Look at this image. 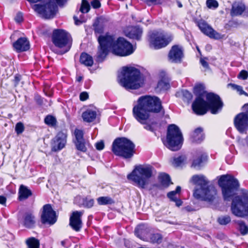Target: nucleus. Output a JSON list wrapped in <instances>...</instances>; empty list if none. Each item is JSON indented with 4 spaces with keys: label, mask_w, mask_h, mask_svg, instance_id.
<instances>
[{
    "label": "nucleus",
    "mask_w": 248,
    "mask_h": 248,
    "mask_svg": "<svg viewBox=\"0 0 248 248\" xmlns=\"http://www.w3.org/2000/svg\"><path fill=\"white\" fill-rule=\"evenodd\" d=\"M161 102L156 96L144 95L140 96L137 104L133 108V114L135 119L144 125V128L153 132L157 123L151 118V112L158 113L162 109Z\"/></svg>",
    "instance_id": "f257e3e1"
},
{
    "label": "nucleus",
    "mask_w": 248,
    "mask_h": 248,
    "mask_svg": "<svg viewBox=\"0 0 248 248\" xmlns=\"http://www.w3.org/2000/svg\"><path fill=\"white\" fill-rule=\"evenodd\" d=\"M193 92L195 94L198 96L192 105V109L196 114L204 115L208 109L213 114L218 113L221 110L223 104L219 96L212 93H206L203 85H196Z\"/></svg>",
    "instance_id": "f03ea898"
},
{
    "label": "nucleus",
    "mask_w": 248,
    "mask_h": 248,
    "mask_svg": "<svg viewBox=\"0 0 248 248\" xmlns=\"http://www.w3.org/2000/svg\"><path fill=\"white\" fill-rule=\"evenodd\" d=\"M119 83L127 90H136L142 87L144 79L140 71L133 67H124L118 77Z\"/></svg>",
    "instance_id": "7ed1b4c3"
},
{
    "label": "nucleus",
    "mask_w": 248,
    "mask_h": 248,
    "mask_svg": "<svg viewBox=\"0 0 248 248\" xmlns=\"http://www.w3.org/2000/svg\"><path fill=\"white\" fill-rule=\"evenodd\" d=\"M153 167L150 165H139L135 167L127 178L133 182L139 187L145 188L149 184V179L152 177Z\"/></svg>",
    "instance_id": "20e7f679"
},
{
    "label": "nucleus",
    "mask_w": 248,
    "mask_h": 248,
    "mask_svg": "<svg viewBox=\"0 0 248 248\" xmlns=\"http://www.w3.org/2000/svg\"><path fill=\"white\" fill-rule=\"evenodd\" d=\"M135 144L125 138L116 139L112 143V151L116 155L124 158H130L135 153Z\"/></svg>",
    "instance_id": "39448f33"
},
{
    "label": "nucleus",
    "mask_w": 248,
    "mask_h": 248,
    "mask_svg": "<svg viewBox=\"0 0 248 248\" xmlns=\"http://www.w3.org/2000/svg\"><path fill=\"white\" fill-rule=\"evenodd\" d=\"M242 195L232 199L231 211L236 217L248 218V191L242 190Z\"/></svg>",
    "instance_id": "423d86ee"
},
{
    "label": "nucleus",
    "mask_w": 248,
    "mask_h": 248,
    "mask_svg": "<svg viewBox=\"0 0 248 248\" xmlns=\"http://www.w3.org/2000/svg\"><path fill=\"white\" fill-rule=\"evenodd\" d=\"M52 40L54 45L61 49L59 53L63 54L68 52L72 46V39L70 34L66 31L62 30H55L52 33Z\"/></svg>",
    "instance_id": "0eeeda50"
},
{
    "label": "nucleus",
    "mask_w": 248,
    "mask_h": 248,
    "mask_svg": "<svg viewBox=\"0 0 248 248\" xmlns=\"http://www.w3.org/2000/svg\"><path fill=\"white\" fill-rule=\"evenodd\" d=\"M183 141L182 134L179 128L175 124L169 125L167 130L166 142L164 144L173 151L179 150Z\"/></svg>",
    "instance_id": "6e6552de"
},
{
    "label": "nucleus",
    "mask_w": 248,
    "mask_h": 248,
    "mask_svg": "<svg viewBox=\"0 0 248 248\" xmlns=\"http://www.w3.org/2000/svg\"><path fill=\"white\" fill-rule=\"evenodd\" d=\"M218 185L221 187L224 199L229 201L234 194V191L239 186L238 181L230 175H221L218 180Z\"/></svg>",
    "instance_id": "1a4fd4ad"
},
{
    "label": "nucleus",
    "mask_w": 248,
    "mask_h": 248,
    "mask_svg": "<svg viewBox=\"0 0 248 248\" xmlns=\"http://www.w3.org/2000/svg\"><path fill=\"white\" fill-rule=\"evenodd\" d=\"M172 40L170 34L163 31H154L149 35L150 46L155 49L166 46Z\"/></svg>",
    "instance_id": "9d476101"
},
{
    "label": "nucleus",
    "mask_w": 248,
    "mask_h": 248,
    "mask_svg": "<svg viewBox=\"0 0 248 248\" xmlns=\"http://www.w3.org/2000/svg\"><path fill=\"white\" fill-rule=\"evenodd\" d=\"M32 8L42 17L46 19L53 18L58 11L57 5L53 0H45L43 4H34Z\"/></svg>",
    "instance_id": "9b49d317"
},
{
    "label": "nucleus",
    "mask_w": 248,
    "mask_h": 248,
    "mask_svg": "<svg viewBox=\"0 0 248 248\" xmlns=\"http://www.w3.org/2000/svg\"><path fill=\"white\" fill-rule=\"evenodd\" d=\"M135 50L132 45L124 38L119 37L116 40L113 36L112 52L116 55L126 56L132 54Z\"/></svg>",
    "instance_id": "f8f14e48"
},
{
    "label": "nucleus",
    "mask_w": 248,
    "mask_h": 248,
    "mask_svg": "<svg viewBox=\"0 0 248 248\" xmlns=\"http://www.w3.org/2000/svg\"><path fill=\"white\" fill-rule=\"evenodd\" d=\"M98 41L99 48L97 54L96 61L98 62H102L108 54V49H112L113 35H110L108 33L105 35H100L98 37Z\"/></svg>",
    "instance_id": "ddd939ff"
},
{
    "label": "nucleus",
    "mask_w": 248,
    "mask_h": 248,
    "mask_svg": "<svg viewBox=\"0 0 248 248\" xmlns=\"http://www.w3.org/2000/svg\"><path fill=\"white\" fill-rule=\"evenodd\" d=\"M193 195L197 199L212 202L216 198L217 190L213 186H209L205 188H196Z\"/></svg>",
    "instance_id": "4468645a"
},
{
    "label": "nucleus",
    "mask_w": 248,
    "mask_h": 248,
    "mask_svg": "<svg viewBox=\"0 0 248 248\" xmlns=\"http://www.w3.org/2000/svg\"><path fill=\"white\" fill-rule=\"evenodd\" d=\"M57 220L55 212L52 209L50 204H47L43 206V211L41 215L42 223L54 224Z\"/></svg>",
    "instance_id": "2eb2a0df"
},
{
    "label": "nucleus",
    "mask_w": 248,
    "mask_h": 248,
    "mask_svg": "<svg viewBox=\"0 0 248 248\" xmlns=\"http://www.w3.org/2000/svg\"><path fill=\"white\" fill-rule=\"evenodd\" d=\"M67 137V134L65 130L58 132L53 140L52 151L57 152L62 149L66 145Z\"/></svg>",
    "instance_id": "dca6fc26"
},
{
    "label": "nucleus",
    "mask_w": 248,
    "mask_h": 248,
    "mask_svg": "<svg viewBox=\"0 0 248 248\" xmlns=\"http://www.w3.org/2000/svg\"><path fill=\"white\" fill-rule=\"evenodd\" d=\"M234 124L240 133H246L248 129V116L244 112L240 113L234 118Z\"/></svg>",
    "instance_id": "f3484780"
},
{
    "label": "nucleus",
    "mask_w": 248,
    "mask_h": 248,
    "mask_svg": "<svg viewBox=\"0 0 248 248\" xmlns=\"http://www.w3.org/2000/svg\"><path fill=\"white\" fill-rule=\"evenodd\" d=\"M184 57L183 49L179 45L173 46L168 54V60L172 63H180Z\"/></svg>",
    "instance_id": "a211bd4d"
},
{
    "label": "nucleus",
    "mask_w": 248,
    "mask_h": 248,
    "mask_svg": "<svg viewBox=\"0 0 248 248\" xmlns=\"http://www.w3.org/2000/svg\"><path fill=\"white\" fill-rule=\"evenodd\" d=\"M83 214V211L73 212L69 219V225L75 231L79 232L82 226L81 217Z\"/></svg>",
    "instance_id": "6ab92c4d"
},
{
    "label": "nucleus",
    "mask_w": 248,
    "mask_h": 248,
    "mask_svg": "<svg viewBox=\"0 0 248 248\" xmlns=\"http://www.w3.org/2000/svg\"><path fill=\"white\" fill-rule=\"evenodd\" d=\"M198 25L202 32L210 38L216 39H219L221 38V34L215 31L204 21H200Z\"/></svg>",
    "instance_id": "aec40b11"
},
{
    "label": "nucleus",
    "mask_w": 248,
    "mask_h": 248,
    "mask_svg": "<svg viewBox=\"0 0 248 248\" xmlns=\"http://www.w3.org/2000/svg\"><path fill=\"white\" fill-rule=\"evenodd\" d=\"M142 33V29L139 26L128 27L124 30V33L126 36L137 41L140 40Z\"/></svg>",
    "instance_id": "412c9836"
},
{
    "label": "nucleus",
    "mask_w": 248,
    "mask_h": 248,
    "mask_svg": "<svg viewBox=\"0 0 248 248\" xmlns=\"http://www.w3.org/2000/svg\"><path fill=\"white\" fill-rule=\"evenodd\" d=\"M14 49L17 52L26 51L30 48V42L26 37H20L13 44Z\"/></svg>",
    "instance_id": "4be33fe9"
},
{
    "label": "nucleus",
    "mask_w": 248,
    "mask_h": 248,
    "mask_svg": "<svg viewBox=\"0 0 248 248\" xmlns=\"http://www.w3.org/2000/svg\"><path fill=\"white\" fill-rule=\"evenodd\" d=\"M149 232V228L144 224L138 225L135 230V235L143 241H148Z\"/></svg>",
    "instance_id": "5701e85b"
},
{
    "label": "nucleus",
    "mask_w": 248,
    "mask_h": 248,
    "mask_svg": "<svg viewBox=\"0 0 248 248\" xmlns=\"http://www.w3.org/2000/svg\"><path fill=\"white\" fill-rule=\"evenodd\" d=\"M191 181L199 187L197 188H205L208 186V181L202 175H195L191 178Z\"/></svg>",
    "instance_id": "b1692460"
},
{
    "label": "nucleus",
    "mask_w": 248,
    "mask_h": 248,
    "mask_svg": "<svg viewBox=\"0 0 248 248\" xmlns=\"http://www.w3.org/2000/svg\"><path fill=\"white\" fill-rule=\"evenodd\" d=\"M107 21V20L103 17H99L95 21L93 27L95 34H100L103 32Z\"/></svg>",
    "instance_id": "393cba45"
},
{
    "label": "nucleus",
    "mask_w": 248,
    "mask_h": 248,
    "mask_svg": "<svg viewBox=\"0 0 248 248\" xmlns=\"http://www.w3.org/2000/svg\"><path fill=\"white\" fill-rule=\"evenodd\" d=\"M22 224L27 228L34 227L35 224L34 216L31 213H25L23 217Z\"/></svg>",
    "instance_id": "a878e982"
},
{
    "label": "nucleus",
    "mask_w": 248,
    "mask_h": 248,
    "mask_svg": "<svg viewBox=\"0 0 248 248\" xmlns=\"http://www.w3.org/2000/svg\"><path fill=\"white\" fill-rule=\"evenodd\" d=\"M246 9L245 4L242 2L234 3L232 4L231 11L232 16L241 15Z\"/></svg>",
    "instance_id": "bb28decb"
},
{
    "label": "nucleus",
    "mask_w": 248,
    "mask_h": 248,
    "mask_svg": "<svg viewBox=\"0 0 248 248\" xmlns=\"http://www.w3.org/2000/svg\"><path fill=\"white\" fill-rule=\"evenodd\" d=\"M181 190L180 186H177L175 190L171 191L167 194L168 197L171 201L175 202L177 206L179 207L182 204V201L179 198H177V194H178Z\"/></svg>",
    "instance_id": "cd10ccee"
},
{
    "label": "nucleus",
    "mask_w": 248,
    "mask_h": 248,
    "mask_svg": "<svg viewBox=\"0 0 248 248\" xmlns=\"http://www.w3.org/2000/svg\"><path fill=\"white\" fill-rule=\"evenodd\" d=\"M161 79L158 81L157 87L161 90H167L170 87L169 80L166 73L162 71L160 73Z\"/></svg>",
    "instance_id": "c85d7f7f"
},
{
    "label": "nucleus",
    "mask_w": 248,
    "mask_h": 248,
    "mask_svg": "<svg viewBox=\"0 0 248 248\" xmlns=\"http://www.w3.org/2000/svg\"><path fill=\"white\" fill-rule=\"evenodd\" d=\"M203 129L201 127L196 128L191 136V139L192 142L200 143L204 139Z\"/></svg>",
    "instance_id": "c756f323"
},
{
    "label": "nucleus",
    "mask_w": 248,
    "mask_h": 248,
    "mask_svg": "<svg viewBox=\"0 0 248 248\" xmlns=\"http://www.w3.org/2000/svg\"><path fill=\"white\" fill-rule=\"evenodd\" d=\"M18 199L20 201L27 199L32 194L31 191L26 186L21 185L19 189Z\"/></svg>",
    "instance_id": "7c9ffc66"
},
{
    "label": "nucleus",
    "mask_w": 248,
    "mask_h": 248,
    "mask_svg": "<svg viewBox=\"0 0 248 248\" xmlns=\"http://www.w3.org/2000/svg\"><path fill=\"white\" fill-rule=\"evenodd\" d=\"M96 117V112L92 109H87L86 111L83 112L82 117L83 121L90 123L93 121Z\"/></svg>",
    "instance_id": "2f4dec72"
},
{
    "label": "nucleus",
    "mask_w": 248,
    "mask_h": 248,
    "mask_svg": "<svg viewBox=\"0 0 248 248\" xmlns=\"http://www.w3.org/2000/svg\"><path fill=\"white\" fill-rule=\"evenodd\" d=\"M85 198L80 196H78L75 198L74 202L76 204H78L79 207H84L85 208H91L94 204V201L91 200L88 202V204H84Z\"/></svg>",
    "instance_id": "473e14b6"
},
{
    "label": "nucleus",
    "mask_w": 248,
    "mask_h": 248,
    "mask_svg": "<svg viewBox=\"0 0 248 248\" xmlns=\"http://www.w3.org/2000/svg\"><path fill=\"white\" fill-rule=\"evenodd\" d=\"M206 159V156L201 155L196 156L193 160L191 167L196 169H200L202 163Z\"/></svg>",
    "instance_id": "72a5a7b5"
},
{
    "label": "nucleus",
    "mask_w": 248,
    "mask_h": 248,
    "mask_svg": "<svg viewBox=\"0 0 248 248\" xmlns=\"http://www.w3.org/2000/svg\"><path fill=\"white\" fill-rule=\"evenodd\" d=\"M80 61L81 63L87 66H91L93 63L92 57L86 53H82L81 54Z\"/></svg>",
    "instance_id": "f704fd0d"
},
{
    "label": "nucleus",
    "mask_w": 248,
    "mask_h": 248,
    "mask_svg": "<svg viewBox=\"0 0 248 248\" xmlns=\"http://www.w3.org/2000/svg\"><path fill=\"white\" fill-rule=\"evenodd\" d=\"M158 179L162 186L165 187H168L170 184H172L170 176L165 173H160Z\"/></svg>",
    "instance_id": "c9c22d12"
},
{
    "label": "nucleus",
    "mask_w": 248,
    "mask_h": 248,
    "mask_svg": "<svg viewBox=\"0 0 248 248\" xmlns=\"http://www.w3.org/2000/svg\"><path fill=\"white\" fill-rule=\"evenodd\" d=\"M26 244L27 245V248H39L40 242L39 240L35 237H30L26 240Z\"/></svg>",
    "instance_id": "e433bc0d"
},
{
    "label": "nucleus",
    "mask_w": 248,
    "mask_h": 248,
    "mask_svg": "<svg viewBox=\"0 0 248 248\" xmlns=\"http://www.w3.org/2000/svg\"><path fill=\"white\" fill-rule=\"evenodd\" d=\"M163 236L159 233H152L148 238V241L153 244H159L162 242Z\"/></svg>",
    "instance_id": "4c0bfd02"
},
{
    "label": "nucleus",
    "mask_w": 248,
    "mask_h": 248,
    "mask_svg": "<svg viewBox=\"0 0 248 248\" xmlns=\"http://www.w3.org/2000/svg\"><path fill=\"white\" fill-rule=\"evenodd\" d=\"M97 201L99 205L111 204L114 203L113 200L109 197H100L97 198Z\"/></svg>",
    "instance_id": "58836bf2"
},
{
    "label": "nucleus",
    "mask_w": 248,
    "mask_h": 248,
    "mask_svg": "<svg viewBox=\"0 0 248 248\" xmlns=\"http://www.w3.org/2000/svg\"><path fill=\"white\" fill-rule=\"evenodd\" d=\"M90 10V5L87 0H82L79 11L82 14L87 13Z\"/></svg>",
    "instance_id": "ea45409f"
},
{
    "label": "nucleus",
    "mask_w": 248,
    "mask_h": 248,
    "mask_svg": "<svg viewBox=\"0 0 248 248\" xmlns=\"http://www.w3.org/2000/svg\"><path fill=\"white\" fill-rule=\"evenodd\" d=\"M231 221L230 217L228 215L221 216L217 219V222L221 225H226Z\"/></svg>",
    "instance_id": "a19ab883"
},
{
    "label": "nucleus",
    "mask_w": 248,
    "mask_h": 248,
    "mask_svg": "<svg viewBox=\"0 0 248 248\" xmlns=\"http://www.w3.org/2000/svg\"><path fill=\"white\" fill-rule=\"evenodd\" d=\"M237 223L239 226V231L242 235H245L248 233V227L244 221L239 220L237 221Z\"/></svg>",
    "instance_id": "79ce46f5"
},
{
    "label": "nucleus",
    "mask_w": 248,
    "mask_h": 248,
    "mask_svg": "<svg viewBox=\"0 0 248 248\" xmlns=\"http://www.w3.org/2000/svg\"><path fill=\"white\" fill-rule=\"evenodd\" d=\"M44 121L46 124L51 127L55 126L57 124L56 119L51 115L46 116Z\"/></svg>",
    "instance_id": "37998d69"
},
{
    "label": "nucleus",
    "mask_w": 248,
    "mask_h": 248,
    "mask_svg": "<svg viewBox=\"0 0 248 248\" xmlns=\"http://www.w3.org/2000/svg\"><path fill=\"white\" fill-rule=\"evenodd\" d=\"M185 155H182L177 157H174L172 161V164L175 167L181 165L186 160Z\"/></svg>",
    "instance_id": "c03bdc74"
},
{
    "label": "nucleus",
    "mask_w": 248,
    "mask_h": 248,
    "mask_svg": "<svg viewBox=\"0 0 248 248\" xmlns=\"http://www.w3.org/2000/svg\"><path fill=\"white\" fill-rule=\"evenodd\" d=\"M229 85L231 86L233 89L236 90L240 95H245V96H248V94L243 90L242 86L232 83Z\"/></svg>",
    "instance_id": "a18cd8bd"
},
{
    "label": "nucleus",
    "mask_w": 248,
    "mask_h": 248,
    "mask_svg": "<svg viewBox=\"0 0 248 248\" xmlns=\"http://www.w3.org/2000/svg\"><path fill=\"white\" fill-rule=\"evenodd\" d=\"M75 144L76 148L78 150L83 152H85L86 151L87 148L85 145L84 140L76 141Z\"/></svg>",
    "instance_id": "49530a36"
},
{
    "label": "nucleus",
    "mask_w": 248,
    "mask_h": 248,
    "mask_svg": "<svg viewBox=\"0 0 248 248\" xmlns=\"http://www.w3.org/2000/svg\"><path fill=\"white\" fill-rule=\"evenodd\" d=\"M74 133L76 139V141L84 140L83 132L82 130L76 129Z\"/></svg>",
    "instance_id": "de8ad7c7"
},
{
    "label": "nucleus",
    "mask_w": 248,
    "mask_h": 248,
    "mask_svg": "<svg viewBox=\"0 0 248 248\" xmlns=\"http://www.w3.org/2000/svg\"><path fill=\"white\" fill-rule=\"evenodd\" d=\"M206 5L209 8L216 9L218 6V3L216 0H207Z\"/></svg>",
    "instance_id": "09e8293b"
},
{
    "label": "nucleus",
    "mask_w": 248,
    "mask_h": 248,
    "mask_svg": "<svg viewBox=\"0 0 248 248\" xmlns=\"http://www.w3.org/2000/svg\"><path fill=\"white\" fill-rule=\"evenodd\" d=\"M15 130L17 134H21L24 130L23 124L21 122L17 123L16 125Z\"/></svg>",
    "instance_id": "8fccbe9b"
},
{
    "label": "nucleus",
    "mask_w": 248,
    "mask_h": 248,
    "mask_svg": "<svg viewBox=\"0 0 248 248\" xmlns=\"http://www.w3.org/2000/svg\"><path fill=\"white\" fill-rule=\"evenodd\" d=\"M73 18L75 23L77 25H80L81 24L86 22V19L84 18L82 15H80L79 18L77 16H74Z\"/></svg>",
    "instance_id": "3c124183"
},
{
    "label": "nucleus",
    "mask_w": 248,
    "mask_h": 248,
    "mask_svg": "<svg viewBox=\"0 0 248 248\" xmlns=\"http://www.w3.org/2000/svg\"><path fill=\"white\" fill-rule=\"evenodd\" d=\"M237 78L239 79L246 80L248 78V72L246 70H243L240 72L237 76Z\"/></svg>",
    "instance_id": "603ef678"
},
{
    "label": "nucleus",
    "mask_w": 248,
    "mask_h": 248,
    "mask_svg": "<svg viewBox=\"0 0 248 248\" xmlns=\"http://www.w3.org/2000/svg\"><path fill=\"white\" fill-rule=\"evenodd\" d=\"M91 4L92 6L94 9H98L100 7L101 3L98 0H93Z\"/></svg>",
    "instance_id": "864d4df0"
},
{
    "label": "nucleus",
    "mask_w": 248,
    "mask_h": 248,
    "mask_svg": "<svg viewBox=\"0 0 248 248\" xmlns=\"http://www.w3.org/2000/svg\"><path fill=\"white\" fill-rule=\"evenodd\" d=\"M183 95L185 97L186 99L190 100L192 98V94L191 93L187 90H183L182 92Z\"/></svg>",
    "instance_id": "5fc2aeb1"
},
{
    "label": "nucleus",
    "mask_w": 248,
    "mask_h": 248,
    "mask_svg": "<svg viewBox=\"0 0 248 248\" xmlns=\"http://www.w3.org/2000/svg\"><path fill=\"white\" fill-rule=\"evenodd\" d=\"M95 147L98 150H101L104 148V143L103 141H100L95 144Z\"/></svg>",
    "instance_id": "6e6d98bb"
},
{
    "label": "nucleus",
    "mask_w": 248,
    "mask_h": 248,
    "mask_svg": "<svg viewBox=\"0 0 248 248\" xmlns=\"http://www.w3.org/2000/svg\"><path fill=\"white\" fill-rule=\"evenodd\" d=\"M206 59L207 58H201L200 62L203 67L206 68H208L209 67V65L206 61Z\"/></svg>",
    "instance_id": "4d7b16f0"
},
{
    "label": "nucleus",
    "mask_w": 248,
    "mask_h": 248,
    "mask_svg": "<svg viewBox=\"0 0 248 248\" xmlns=\"http://www.w3.org/2000/svg\"><path fill=\"white\" fill-rule=\"evenodd\" d=\"M88 94L86 92H82L79 95L80 100L85 101L88 98Z\"/></svg>",
    "instance_id": "13d9d810"
},
{
    "label": "nucleus",
    "mask_w": 248,
    "mask_h": 248,
    "mask_svg": "<svg viewBox=\"0 0 248 248\" xmlns=\"http://www.w3.org/2000/svg\"><path fill=\"white\" fill-rule=\"evenodd\" d=\"M146 3L149 5L150 6L151 5H155L157 3V0H144Z\"/></svg>",
    "instance_id": "bf43d9fd"
},
{
    "label": "nucleus",
    "mask_w": 248,
    "mask_h": 248,
    "mask_svg": "<svg viewBox=\"0 0 248 248\" xmlns=\"http://www.w3.org/2000/svg\"><path fill=\"white\" fill-rule=\"evenodd\" d=\"M6 202V198L3 196H0V204L5 205Z\"/></svg>",
    "instance_id": "052dcab7"
},
{
    "label": "nucleus",
    "mask_w": 248,
    "mask_h": 248,
    "mask_svg": "<svg viewBox=\"0 0 248 248\" xmlns=\"http://www.w3.org/2000/svg\"><path fill=\"white\" fill-rule=\"evenodd\" d=\"M15 20L17 22H20L22 20V16L21 14H18Z\"/></svg>",
    "instance_id": "680f3d73"
},
{
    "label": "nucleus",
    "mask_w": 248,
    "mask_h": 248,
    "mask_svg": "<svg viewBox=\"0 0 248 248\" xmlns=\"http://www.w3.org/2000/svg\"><path fill=\"white\" fill-rule=\"evenodd\" d=\"M57 4L60 6H62L66 2L67 0H55Z\"/></svg>",
    "instance_id": "e2e57ef3"
},
{
    "label": "nucleus",
    "mask_w": 248,
    "mask_h": 248,
    "mask_svg": "<svg viewBox=\"0 0 248 248\" xmlns=\"http://www.w3.org/2000/svg\"><path fill=\"white\" fill-rule=\"evenodd\" d=\"M67 242V240H64L62 241L61 242V244L62 246H63V247L68 248V246H66Z\"/></svg>",
    "instance_id": "0e129e2a"
},
{
    "label": "nucleus",
    "mask_w": 248,
    "mask_h": 248,
    "mask_svg": "<svg viewBox=\"0 0 248 248\" xmlns=\"http://www.w3.org/2000/svg\"><path fill=\"white\" fill-rule=\"evenodd\" d=\"M84 198H85V200H84V204H88V202L89 201H90L91 200H93L92 199L88 198H87V197H85Z\"/></svg>",
    "instance_id": "69168bd1"
},
{
    "label": "nucleus",
    "mask_w": 248,
    "mask_h": 248,
    "mask_svg": "<svg viewBox=\"0 0 248 248\" xmlns=\"http://www.w3.org/2000/svg\"><path fill=\"white\" fill-rule=\"evenodd\" d=\"M82 78H83V77H81V76H79L77 78V81H78V82H80L82 80Z\"/></svg>",
    "instance_id": "338daca9"
},
{
    "label": "nucleus",
    "mask_w": 248,
    "mask_h": 248,
    "mask_svg": "<svg viewBox=\"0 0 248 248\" xmlns=\"http://www.w3.org/2000/svg\"><path fill=\"white\" fill-rule=\"evenodd\" d=\"M27 0L30 2H32V3H36L38 1H41V0Z\"/></svg>",
    "instance_id": "774afa93"
}]
</instances>
